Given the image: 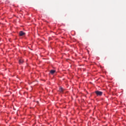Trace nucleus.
Instances as JSON below:
<instances>
[{
  "label": "nucleus",
  "instance_id": "2",
  "mask_svg": "<svg viewBox=\"0 0 126 126\" xmlns=\"http://www.w3.org/2000/svg\"><path fill=\"white\" fill-rule=\"evenodd\" d=\"M25 32H23V31H20L19 32V36H25Z\"/></svg>",
  "mask_w": 126,
  "mask_h": 126
},
{
  "label": "nucleus",
  "instance_id": "4",
  "mask_svg": "<svg viewBox=\"0 0 126 126\" xmlns=\"http://www.w3.org/2000/svg\"><path fill=\"white\" fill-rule=\"evenodd\" d=\"M23 59H20L19 61V63H20V64H21L22 63H23Z\"/></svg>",
  "mask_w": 126,
  "mask_h": 126
},
{
  "label": "nucleus",
  "instance_id": "3",
  "mask_svg": "<svg viewBox=\"0 0 126 126\" xmlns=\"http://www.w3.org/2000/svg\"><path fill=\"white\" fill-rule=\"evenodd\" d=\"M59 92H60V93H63V88H59Z\"/></svg>",
  "mask_w": 126,
  "mask_h": 126
},
{
  "label": "nucleus",
  "instance_id": "1",
  "mask_svg": "<svg viewBox=\"0 0 126 126\" xmlns=\"http://www.w3.org/2000/svg\"><path fill=\"white\" fill-rule=\"evenodd\" d=\"M95 94L97 96H102L103 95V92L99 91H96L95 92Z\"/></svg>",
  "mask_w": 126,
  "mask_h": 126
},
{
  "label": "nucleus",
  "instance_id": "5",
  "mask_svg": "<svg viewBox=\"0 0 126 126\" xmlns=\"http://www.w3.org/2000/svg\"><path fill=\"white\" fill-rule=\"evenodd\" d=\"M55 72H56V70H51L50 71V73H51V74H54V73Z\"/></svg>",
  "mask_w": 126,
  "mask_h": 126
}]
</instances>
